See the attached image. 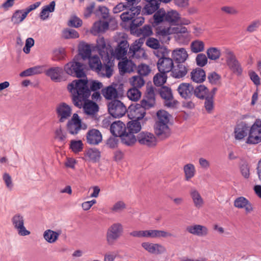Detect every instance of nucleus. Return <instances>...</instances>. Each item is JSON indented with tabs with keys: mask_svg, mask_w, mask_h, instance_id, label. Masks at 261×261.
Here are the masks:
<instances>
[{
	"mask_svg": "<svg viewBox=\"0 0 261 261\" xmlns=\"http://www.w3.org/2000/svg\"><path fill=\"white\" fill-rule=\"evenodd\" d=\"M67 89L75 106L78 108L83 106L85 112L88 115H94L98 111V106L95 102L86 101L90 95L87 79L75 80L68 85Z\"/></svg>",
	"mask_w": 261,
	"mask_h": 261,
	"instance_id": "1",
	"label": "nucleus"
},
{
	"mask_svg": "<svg viewBox=\"0 0 261 261\" xmlns=\"http://www.w3.org/2000/svg\"><path fill=\"white\" fill-rule=\"evenodd\" d=\"M96 48L104 62L96 73L101 77L110 78L114 72L113 60L110 58V55L112 54V47L106 43L103 37H99L97 39Z\"/></svg>",
	"mask_w": 261,
	"mask_h": 261,
	"instance_id": "2",
	"label": "nucleus"
},
{
	"mask_svg": "<svg viewBox=\"0 0 261 261\" xmlns=\"http://www.w3.org/2000/svg\"><path fill=\"white\" fill-rule=\"evenodd\" d=\"M158 33L163 36H166L169 34H175L176 39L180 43L187 44L191 39L190 32L188 31L187 28L181 26L170 27L160 29Z\"/></svg>",
	"mask_w": 261,
	"mask_h": 261,
	"instance_id": "3",
	"label": "nucleus"
},
{
	"mask_svg": "<svg viewBox=\"0 0 261 261\" xmlns=\"http://www.w3.org/2000/svg\"><path fill=\"white\" fill-rule=\"evenodd\" d=\"M64 70L67 74L72 76L79 78L86 76V65L76 61L75 58L65 65Z\"/></svg>",
	"mask_w": 261,
	"mask_h": 261,
	"instance_id": "4",
	"label": "nucleus"
},
{
	"mask_svg": "<svg viewBox=\"0 0 261 261\" xmlns=\"http://www.w3.org/2000/svg\"><path fill=\"white\" fill-rule=\"evenodd\" d=\"M123 232V226L120 223L112 224L107 229L106 238L109 245H114Z\"/></svg>",
	"mask_w": 261,
	"mask_h": 261,
	"instance_id": "5",
	"label": "nucleus"
},
{
	"mask_svg": "<svg viewBox=\"0 0 261 261\" xmlns=\"http://www.w3.org/2000/svg\"><path fill=\"white\" fill-rule=\"evenodd\" d=\"M55 113L58 121L64 123L72 116V109L71 106L65 102L58 103L55 107Z\"/></svg>",
	"mask_w": 261,
	"mask_h": 261,
	"instance_id": "6",
	"label": "nucleus"
},
{
	"mask_svg": "<svg viewBox=\"0 0 261 261\" xmlns=\"http://www.w3.org/2000/svg\"><path fill=\"white\" fill-rule=\"evenodd\" d=\"M143 43V40L139 39L136 40L130 46L128 52L129 58L146 59L147 56L144 49L142 48Z\"/></svg>",
	"mask_w": 261,
	"mask_h": 261,
	"instance_id": "7",
	"label": "nucleus"
},
{
	"mask_svg": "<svg viewBox=\"0 0 261 261\" xmlns=\"http://www.w3.org/2000/svg\"><path fill=\"white\" fill-rule=\"evenodd\" d=\"M109 112L115 118L121 117L126 112V108L119 100H114L109 105Z\"/></svg>",
	"mask_w": 261,
	"mask_h": 261,
	"instance_id": "8",
	"label": "nucleus"
},
{
	"mask_svg": "<svg viewBox=\"0 0 261 261\" xmlns=\"http://www.w3.org/2000/svg\"><path fill=\"white\" fill-rule=\"evenodd\" d=\"M24 221L23 217L19 214L14 215L11 219L13 226L17 230L18 234L21 236H28L31 233L24 227Z\"/></svg>",
	"mask_w": 261,
	"mask_h": 261,
	"instance_id": "9",
	"label": "nucleus"
},
{
	"mask_svg": "<svg viewBox=\"0 0 261 261\" xmlns=\"http://www.w3.org/2000/svg\"><path fill=\"white\" fill-rule=\"evenodd\" d=\"M225 53L227 65L234 73L240 74L242 70L233 53L229 49Z\"/></svg>",
	"mask_w": 261,
	"mask_h": 261,
	"instance_id": "10",
	"label": "nucleus"
},
{
	"mask_svg": "<svg viewBox=\"0 0 261 261\" xmlns=\"http://www.w3.org/2000/svg\"><path fill=\"white\" fill-rule=\"evenodd\" d=\"M67 122V127L70 130H80L87 129V125L82 121L79 116L74 113Z\"/></svg>",
	"mask_w": 261,
	"mask_h": 261,
	"instance_id": "11",
	"label": "nucleus"
},
{
	"mask_svg": "<svg viewBox=\"0 0 261 261\" xmlns=\"http://www.w3.org/2000/svg\"><path fill=\"white\" fill-rule=\"evenodd\" d=\"M137 140L140 144L148 147L154 146L156 143V137L148 132H141L137 136Z\"/></svg>",
	"mask_w": 261,
	"mask_h": 261,
	"instance_id": "12",
	"label": "nucleus"
},
{
	"mask_svg": "<svg viewBox=\"0 0 261 261\" xmlns=\"http://www.w3.org/2000/svg\"><path fill=\"white\" fill-rule=\"evenodd\" d=\"M158 121L156 127L158 130H164L168 128L170 115L164 110H159L156 113Z\"/></svg>",
	"mask_w": 261,
	"mask_h": 261,
	"instance_id": "13",
	"label": "nucleus"
},
{
	"mask_svg": "<svg viewBox=\"0 0 261 261\" xmlns=\"http://www.w3.org/2000/svg\"><path fill=\"white\" fill-rule=\"evenodd\" d=\"M129 44L126 41H121L113 51L112 49V54L110 55V58L112 59L113 57H115L117 59H123L126 56Z\"/></svg>",
	"mask_w": 261,
	"mask_h": 261,
	"instance_id": "14",
	"label": "nucleus"
},
{
	"mask_svg": "<svg viewBox=\"0 0 261 261\" xmlns=\"http://www.w3.org/2000/svg\"><path fill=\"white\" fill-rule=\"evenodd\" d=\"M127 113L130 119H141L145 116V110L140 104H137L129 107Z\"/></svg>",
	"mask_w": 261,
	"mask_h": 261,
	"instance_id": "15",
	"label": "nucleus"
},
{
	"mask_svg": "<svg viewBox=\"0 0 261 261\" xmlns=\"http://www.w3.org/2000/svg\"><path fill=\"white\" fill-rule=\"evenodd\" d=\"M157 67L160 72L167 73L171 71L173 67V60L168 57H161L158 61Z\"/></svg>",
	"mask_w": 261,
	"mask_h": 261,
	"instance_id": "16",
	"label": "nucleus"
},
{
	"mask_svg": "<svg viewBox=\"0 0 261 261\" xmlns=\"http://www.w3.org/2000/svg\"><path fill=\"white\" fill-rule=\"evenodd\" d=\"M141 246L145 250L151 254H161L166 252V248L160 244L143 242Z\"/></svg>",
	"mask_w": 261,
	"mask_h": 261,
	"instance_id": "17",
	"label": "nucleus"
},
{
	"mask_svg": "<svg viewBox=\"0 0 261 261\" xmlns=\"http://www.w3.org/2000/svg\"><path fill=\"white\" fill-rule=\"evenodd\" d=\"M130 8L126 11L122 13L120 15V18L123 22L132 21L140 14L141 11V7L140 6L134 7L130 6Z\"/></svg>",
	"mask_w": 261,
	"mask_h": 261,
	"instance_id": "18",
	"label": "nucleus"
},
{
	"mask_svg": "<svg viewBox=\"0 0 261 261\" xmlns=\"http://www.w3.org/2000/svg\"><path fill=\"white\" fill-rule=\"evenodd\" d=\"M186 230L190 233L198 237H205L208 233V228L205 226L199 224L188 226Z\"/></svg>",
	"mask_w": 261,
	"mask_h": 261,
	"instance_id": "19",
	"label": "nucleus"
},
{
	"mask_svg": "<svg viewBox=\"0 0 261 261\" xmlns=\"http://www.w3.org/2000/svg\"><path fill=\"white\" fill-rule=\"evenodd\" d=\"M178 93L182 98L185 99L190 98L194 93V87L189 83H181L178 88Z\"/></svg>",
	"mask_w": 261,
	"mask_h": 261,
	"instance_id": "20",
	"label": "nucleus"
},
{
	"mask_svg": "<svg viewBox=\"0 0 261 261\" xmlns=\"http://www.w3.org/2000/svg\"><path fill=\"white\" fill-rule=\"evenodd\" d=\"M139 132H118L119 139H121L122 143L130 146L133 145L137 141L134 133Z\"/></svg>",
	"mask_w": 261,
	"mask_h": 261,
	"instance_id": "21",
	"label": "nucleus"
},
{
	"mask_svg": "<svg viewBox=\"0 0 261 261\" xmlns=\"http://www.w3.org/2000/svg\"><path fill=\"white\" fill-rule=\"evenodd\" d=\"M172 75L177 79L184 77L188 72V66L185 63H178L176 66L172 68Z\"/></svg>",
	"mask_w": 261,
	"mask_h": 261,
	"instance_id": "22",
	"label": "nucleus"
},
{
	"mask_svg": "<svg viewBox=\"0 0 261 261\" xmlns=\"http://www.w3.org/2000/svg\"><path fill=\"white\" fill-rule=\"evenodd\" d=\"M135 64L130 60L123 58L118 63V68L121 74L131 72L133 71Z\"/></svg>",
	"mask_w": 261,
	"mask_h": 261,
	"instance_id": "23",
	"label": "nucleus"
},
{
	"mask_svg": "<svg viewBox=\"0 0 261 261\" xmlns=\"http://www.w3.org/2000/svg\"><path fill=\"white\" fill-rule=\"evenodd\" d=\"M173 235L170 232L160 230H145V238H160L172 237Z\"/></svg>",
	"mask_w": 261,
	"mask_h": 261,
	"instance_id": "24",
	"label": "nucleus"
},
{
	"mask_svg": "<svg viewBox=\"0 0 261 261\" xmlns=\"http://www.w3.org/2000/svg\"><path fill=\"white\" fill-rule=\"evenodd\" d=\"M172 56L177 63H184L188 57V54L185 48H179L172 51Z\"/></svg>",
	"mask_w": 261,
	"mask_h": 261,
	"instance_id": "25",
	"label": "nucleus"
},
{
	"mask_svg": "<svg viewBox=\"0 0 261 261\" xmlns=\"http://www.w3.org/2000/svg\"><path fill=\"white\" fill-rule=\"evenodd\" d=\"M161 96L165 100V105L168 107H171L173 106L172 102L173 96L170 88L167 87H163L160 90Z\"/></svg>",
	"mask_w": 261,
	"mask_h": 261,
	"instance_id": "26",
	"label": "nucleus"
},
{
	"mask_svg": "<svg viewBox=\"0 0 261 261\" xmlns=\"http://www.w3.org/2000/svg\"><path fill=\"white\" fill-rule=\"evenodd\" d=\"M190 76L192 81L197 83H202L206 78L205 71L200 68L193 69L190 73Z\"/></svg>",
	"mask_w": 261,
	"mask_h": 261,
	"instance_id": "27",
	"label": "nucleus"
},
{
	"mask_svg": "<svg viewBox=\"0 0 261 261\" xmlns=\"http://www.w3.org/2000/svg\"><path fill=\"white\" fill-rule=\"evenodd\" d=\"M190 195L192 199L194 206L200 208L204 204V200L199 192L195 188H191L190 191Z\"/></svg>",
	"mask_w": 261,
	"mask_h": 261,
	"instance_id": "28",
	"label": "nucleus"
},
{
	"mask_svg": "<svg viewBox=\"0 0 261 261\" xmlns=\"http://www.w3.org/2000/svg\"><path fill=\"white\" fill-rule=\"evenodd\" d=\"M86 139L88 144L97 145L102 141V135L100 132H88Z\"/></svg>",
	"mask_w": 261,
	"mask_h": 261,
	"instance_id": "29",
	"label": "nucleus"
},
{
	"mask_svg": "<svg viewBox=\"0 0 261 261\" xmlns=\"http://www.w3.org/2000/svg\"><path fill=\"white\" fill-rule=\"evenodd\" d=\"M234 205L238 208H245L247 212H250L253 210L251 204L244 197L237 198L234 202Z\"/></svg>",
	"mask_w": 261,
	"mask_h": 261,
	"instance_id": "30",
	"label": "nucleus"
},
{
	"mask_svg": "<svg viewBox=\"0 0 261 261\" xmlns=\"http://www.w3.org/2000/svg\"><path fill=\"white\" fill-rule=\"evenodd\" d=\"M63 69L59 67H53L46 71V75L49 76L51 80L57 82L61 79Z\"/></svg>",
	"mask_w": 261,
	"mask_h": 261,
	"instance_id": "31",
	"label": "nucleus"
},
{
	"mask_svg": "<svg viewBox=\"0 0 261 261\" xmlns=\"http://www.w3.org/2000/svg\"><path fill=\"white\" fill-rule=\"evenodd\" d=\"M85 155L90 161L93 163H96L99 161L101 156V153L98 149L92 148H89L85 151Z\"/></svg>",
	"mask_w": 261,
	"mask_h": 261,
	"instance_id": "32",
	"label": "nucleus"
},
{
	"mask_svg": "<svg viewBox=\"0 0 261 261\" xmlns=\"http://www.w3.org/2000/svg\"><path fill=\"white\" fill-rule=\"evenodd\" d=\"M61 233V230L55 231L51 229H47L43 233V238L48 243H54L58 239Z\"/></svg>",
	"mask_w": 261,
	"mask_h": 261,
	"instance_id": "33",
	"label": "nucleus"
},
{
	"mask_svg": "<svg viewBox=\"0 0 261 261\" xmlns=\"http://www.w3.org/2000/svg\"><path fill=\"white\" fill-rule=\"evenodd\" d=\"M44 67L43 66H36L29 68L20 73L21 77L32 76L35 74H41L43 72Z\"/></svg>",
	"mask_w": 261,
	"mask_h": 261,
	"instance_id": "34",
	"label": "nucleus"
},
{
	"mask_svg": "<svg viewBox=\"0 0 261 261\" xmlns=\"http://www.w3.org/2000/svg\"><path fill=\"white\" fill-rule=\"evenodd\" d=\"M101 93L107 99H113L116 98L118 92L115 87L113 85L107 87L102 89Z\"/></svg>",
	"mask_w": 261,
	"mask_h": 261,
	"instance_id": "35",
	"label": "nucleus"
},
{
	"mask_svg": "<svg viewBox=\"0 0 261 261\" xmlns=\"http://www.w3.org/2000/svg\"><path fill=\"white\" fill-rule=\"evenodd\" d=\"M159 5L160 3L158 0L149 1L143 9V12L145 14H151L159 9Z\"/></svg>",
	"mask_w": 261,
	"mask_h": 261,
	"instance_id": "36",
	"label": "nucleus"
},
{
	"mask_svg": "<svg viewBox=\"0 0 261 261\" xmlns=\"http://www.w3.org/2000/svg\"><path fill=\"white\" fill-rule=\"evenodd\" d=\"M112 135L107 140L106 146L112 149L116 148L119 144V137L118 134H116V132H111Z\"/></svg>",
	"mask_w": 261,
	"mask_h": 261,
	"instance_id": "37",
	"label": "nucleus"
},
{
	"mask_svg": "<svg viewBox=\"0 0 261 261\" xmlns=\"http://www.w3.org/2000/svg\"><path fill=\"white\" fill-rule=\"evenodd\" d=\"M79 55L83 59H86L90 57L91 48L90 46L84 42H81L79 45Z\"/></svg>",
	"mask_w": 261,
	"mask_h": 261,
	"instance_id": "38",
	"label": "nucleus"
},
{
	"mask_svg": "<svg viewBox=\"0 0 261 261\" xmlns=\"http://www.w3.org/2000/svg\"><path fill=\"white\" fill-rule=\"evenodd\" d=\"M55 2L52 1L49 5L42 8L40 13V18L41 20H45L48 18L49 13L55 10Z\"/></svg>",
	"mask_w": 261,
	"mask_h": 261,
	"instance_id": "39",
	"label": "nucleus"
},
{
	"mask_svg": "<svg viewBox=\"0 0 261 261\" xmlns=\"http://www.w3.org/2000/svg\"><path fill=\"white\" fill-rule=\"evenodd\" d=\"M197 97L200 99H205L206 97H209V90L204 85H200L194 89V93Z\"/></svg>",
	"mask_w": 261,
	"mask_h": 261,
	"instance_id": "40",
	"label": "nucleus"
},
{
	"mask_svg": "<svg viewBox=\"0 0 261 261\" xmlns=\"http://www.w3.org/2000/svg\"><path fill=\"white\" fill-rule=\"evenodd\" d=\"M27 16L23 10H16L11 17V21L15 24H18L22 22Z\"/></svg>",
	"mask_w": 261,
	"mask_h": 261,
	"instance_id": "41",
	"label": "nucleus"
},
{
	"mask_svg": "<svg viewBox=\"0 0 261 261\" xmlns=\"http://www.w3.org/2000/svg\"><path fill=\"white\" fill-rule=\"evenodd\" d=\"M261 142V132H249L246 143L256 144Z\"/></svg>",
	"mask_w": 261,
	"mask_h": 261,
	"instance_id": "42",
	"label": "nucleus"
},
{
	"mask_svg": "<svg viewBox=\"0 0 261 261\" xmlns=\"http://www.w3.org/2000/svg\"><path fill=\"white\" fill-rule=\"evenodd\" d=\"M183 169L186 180L189 181L194 176L196 170L193 164L191 163L187 164L184 166Z\"/></svg>",
	"mask_w": 261,
	"mask_h": 261,
	"instance_id": "43",
	"label": "nucleus"
},
{
	"mask_svg": "<svg viewBox=\"0 0 261 261\" xmlns=\"http://www.w3.org/2000/svg\"><path fill=\"white\" fill-rule=\"evenodd\" d=\"M179 14L176 10H171L166 13V21L176 25L179 17Z\"/></svg>",
	"mask_w": 261,
	"mask_h": 261,
	"instance_id": "44",
	"label": "nucleus"
},
{
	"mask_svg": "<svg viewBox=\"0 0 261 261\" xmlns=\"http://www.w3.org/2000/svg\"><path fill=\"white\" fill-rule=\"evenodd\" d=\"M88 59L90 68L96 72L98 69L101 67L102 64L99 58L97 56H94L90 57Z\"/></svg>",
	"mask_w": 261,
	"mask_h": 261,
	"instance_id": "45",
	"label": "nucleus"
},
{
	"mask_svg": "<svg viewBox=\"0 0 261 261\" xmlns=\"http://www.w3.org/2000/svg\"><path fill=\"white\" fill-rule=\"evenodd\" d=\"M108 27V22L99 21L94 23L92 29V32L94 34H96L100 32H103L107 30Z\"/></svg>",
	"mask_w": 261,
	"mask_h": 261,
	"instance_id": "46",
	"label": "nucleus"
},
{
	"mask_svg": "<svg viewBox=\"0 0 261 261\" xmlns=\"http://www.w3.org/2000/svg\"><path fill=\"white\" fill-rule=\"evenodd\" d=\"M204 43L202 41L196 40L192 42L190 47L193 53H198L204 50Z\"/></svg>",
	"mask_w": 261,
	"mask_h": 261,
	"instance_id": "47",
	"label": "nucleus"
},
{
	"mask_svg": "<svg viewBox=\"0 0 261 261\" xmlns=\"http://www.w3.org/2000/svg\"><path fill=\"white\" fill-rule=\"evenodd\" d=\"M129 83L134 88H141L145 84V81L143 78L139 75L133 76L129 79Z\"/></svg>",
	"mask_w": 261,
	"mask_h": 261,
	"instance_id": "48",
	"label": "nucleus"
},
{
	"mask_svg": "<svg viewBox=\"0 0 261 261\" xmlns=\"http://www.w3.org/2000/svg\"><path fill=\"white\" fill-rule=\"evenodd\" d=\"M84 148V145L81 140H72L70 141V148L75 153L81 152Z\"/></svg>",
	"mask_w": 261,
	"mask_h": 261,
	"instance_id": "49",
	"label": "nucleus"
},
{
	"mask_svg": "<svg viewBox=\"0 0 261 261\" xmlns=\"http://www.w3.org/2000/svg\"><path fill=\"white\" fill-rule=\"evenodd\" d=\"M167 76L166 73L160 72L156 74L153 77V82L156 86H161L166 83Z\"/></svg>",
	"mask_w": 261,
	"mask_h": 261,
	"instance_id": "50",
	"label": "nucleus"
},
{
	"mask_svg": "<svg viewBox=\"0 0 261 261\" xmlns=\"http://www.w3.org/2000/svg\"><path fill=\"white\" fill-rule=\"evenodd\" d=\"M141 92L136 88H131L128 90L127 96L128 98L133 101H137L141 97Z\"/></svg>",
	"mask_w": 261,
	"mask_h": 261,
	"instance_id": "51",
	"label": "nucleus"
},
{
	"mask_svg": "<svg viewBox=\"0 0 261 261\" xmlns=\"http://www.w3.org/2000/svg\"><path fill=\"white\" fill-rule=\"evenodd\" d=\"M62 35L65 39H75L79 37L78 32L72 29H66L63 30Z\"/></svg>",
	"mask_w": 261,
	"mask_h": 261,
	"instance_id": "52",
	"label": "nucleus"
},
{
	"mask_svg": "<svg viewBox=\"0 0 261 261\" xmlns=\"http://www.w3.org/2000/svg\"><path fill=\"white\" fill-rule=\"evenodd\" d=\"M154 23L158 24L164 20H166V12L163 9H160L153 15Z\"/></svg>",
	"mask_w": 261,
	"mask_h": 261,
	"instance_id": "53",
	"label": "nucleus"
},
{
	"mask_svg": "<svg viewBox=\"0 0 261 261\" xmlns=\"http://www.w3.org/2000/svg\"><path fill=\"white\" fill-rule=\"evenodd\" d=\"M221 11L225 14L236 15L239 13L238 10L233 6H223L220 8Z\"/></svg>",
	"mask_w": 261,
	"mask_h": 261,
	"instance_id": "54",
	"label": "nucleus"
},
{
	"mask_svg": "<svg viewBox=\"0 0 261 261\" xmlns=\"http://www.w3.org/2000/svg\"><path fill=\"white\" fill-rule=\"evenodd\" d=\"M207 57L210 59L216 60L220 56V51L216 47L210 48L207 50Z\"/></svg>",
	"mask_w": 261,
	"mask_h": 261,
	"instance_id": "55",
	"label": "nucleus"
},
{
	"mask_svg": "<svg viewBox=\"0 0 261 261\" xmlns=\"http://www.w3.org/2000/svg\"><path fill=\"white\" fill-rule=\"evenodd\" d=\"M261 25V21L256 19L251 22L246 28V31L248 33H253L258 30Z\"/></svg>",
	"mask_w": 261,
	"mask_h": 261,
	"instance_id": "56",
	"label": "nucleus"
},
{
	"mask_svg": "<svg viewBox=\"0 0 261 261\" xmlns=\"http://www.w3.org/2000/svg\"><path fill=\"white\" fill-rule=\"evenodd\" d=\"M139 120L133 119L132 121L128 122L127 124L128 130H140L141 126Z\"/></svg>",
	"mask_w": 261,
	"mask_h": 261,
	"instance_id": "57",
	"label": "nucleus"
},
{
	"mask_svg": "<svg viewBox=\"0 0 261 261\" xmlns=\"http://www.w3.org/2000/svg\"><path fill=\"white\" fill-rule=\"evenodd\" d=\"M204 107L208 113H211L212 112L214 107L213 95L206 97L205 99Z\"/></svg>",
	"mask_w": 261,
	"mask_h": 261,
	"instance_id": "58",
	"label": "nucleus"
},
{
	"mask_svg": "<svg viewBox=\"0 0 261 261\" xmlns=\"http://www.w3.org/2000/svg\"><path fill=\"white\" fill-rule=\"evenodd\" d=\"M82 20L76 16H72L68 21V25L71 27L79 28L82 25Z\"/></svg>",
	"mask_w": 261,
	"mask_h": 261,
	"instance_id": "59",
	"label": "nucleus"
},
{
	"mask_svg": "<svg viewBox=\"0 0 261 261\" xmlns=\"http://www.w3.org/2000/svg\"><path fill=\"white\" fill-rule=\"evenodd\" d=\"M65 56V53L64 49H56L53 52V60L54 61H60L64 59Z\"/></svg>",
	"mask_w": 261,
	"mask_h": 261,
	"instance_id": "60",
	"label": "nucleus"
},
{
	"mask_svg": "<svg viewBox=\"0 0 261 261\" xmlns=\"http://www.w3.org/2000/svg\"><path fill=\"white\" fill-rule=\"evenodd\" d=\"M3 179L6 185L7 188L11 191L12 190L14 184L11 176L7 173H5L3 175Z\"/></svg>",
	"mask_w": 261,
	"mask_h": 261,
	"instance_id": "61",
	"label": "nucleus"
},
{
	"mask_svg": "<svg viewBox=\"0 0 261 261\" xmlns=\"http://www.w3.org/2000/svg\"><path fill=\"white\" fill-rule=\"evenodd\" d=\"M150 71L149 66L145 64H141L138 67V73L141 75L146 76L150 73Z\"/></svg>",
	"mask_w": 261,
	"mask_h": 261,
	"instance_id": "62",
	"label": "nucleus"
},
{
	"mask_svg": "<svg viewBox=\"0 0 261 261\" xmlns=\"http://www.w3.org/2000/svg\"><path fill=\"white\" fill-rule=\"evenodd\" d=\"M110 130H125V125L120 121H117L111 124Z\"/></svg>",
	"mask_w": 261,
	"mask_h": 261,
	"instance_id": "63",
	"label": "nucleus"
},
{
	"mask_svg": "<svg viewBox=\"0 0 261 261\" xmlns=\"http://www.w3.org/2000/svg\"><path fill=\"white\" fill-rule=\"evenodd\" d=\"M155 104V100L147 99L144 97V99L141 101L140 105L144 108V110L149 109L154 106Z\"/></svg>",
	"mask_w": 261,
	"mask_h": 261,
	"instance_id": "64",
	"label": "nucleus"
}]
</instances>
